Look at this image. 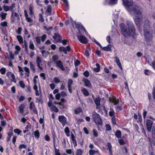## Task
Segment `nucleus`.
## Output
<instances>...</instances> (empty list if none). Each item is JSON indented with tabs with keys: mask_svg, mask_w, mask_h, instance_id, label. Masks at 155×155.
<instances>
[{
	"mask_svg": "<svg viewBox=\"0 0 155 155\" xmlns=\"http://www.w3.org/2000/svg\"><path fill=\"white\" fill-rule=\"evenodd\" d=\"M123 4L125 6L126 9L132 15H134L139 19L141 17V12L140 8L137 5H134V2L131 0H123Z\"/></svg>",
	"mask_w": 155,
	"mask_h": 155,
	"instance_id": "obj_1",
	"label": "nucleus"
},
{
	"mask_svg": "<svg viewBox=\"0 0 155 155\" xmlns=\"http://www.w3.org/2000/svg\"><path fill=\"white\" fill-rule=\"evenodd\" d=\"M126 24L128 27L127 29L124 23H121L120 25L122 34L126 37L130 36L131 35L133 36L135 35L136 30L133 23L130 21H127Z\"/></svg>",
	"mask_w": 155,
	"mask_h": 155,
	"instance_id": "obj_2",
	"label": "nucleus"
},
{
	"mask_svg": "<svg viewBox=\"0 0 155 155\" xmlns=\"http://www.w3.org/2000/svg\"><path fill=\"white\" fill-rule=\"evenodd\" d=\"M92 117L94 121L97 125H101L102 124V120L99 114L95 112H94L92 114Z\"/></svg>",
	"mask_w": 155,
	"mask_h": 155,
	"instance_id": "obj_3",
	"label": "nucleus"
},
{
	"mask_svg": "<svg viewBox=\"0 0 155 155\" xmlns=\"http://www.w3.org/2000/svg\"><path fill=\"white\" fill-rule=\"evenodd\" d=\"M144 36L145 41L147 43L152 41L153 38L152 34L149 30L146 29L144 30Z\"/></svg>",
	"mask_w": 155,
	"mask_h": 155,
	"instance_id": "obj_4",
	"label": "nucleus"
},
{
	"mask_svg": "<svg viewBox=\"0 0 155 155\" xmlns=\"http://www.w3.org/2000/svg\"><path fill=\"white\" fill-rule=\"evenodd\" d=\"M14 10H12V11L11 16V21L13 22H14L15 21V17L17 18L18 21H19L20 20L18 14L16 12H14Z\"/></svg>",
	"mask_w": 155,
	"mask_h": 155,
	"instance_id": "obj_5",
	"label": "nucleus"
},
{
	"mask_svg": "<svg viewBox=\"0 0 155 155\" xmlns=\"http://www.w3.org/2000/svg\"><path fill=\"white\" fill-rule=\"evenodd\" d=\"M59 121L62 124L63 127L67 123L66 118L63 115H60L58 118Z\"/></svg>",
	"mask_w": 155,
	"mask_h": 155,
	"instance_id": "obj_6",
	"label": "nucleus"
},
{
	"mask_svg": "<svg viewBox=\"0 0 155 155\" xmlns=\"http://www.w3.org/2000/svg\"><path fill=\"white\" fill-rule=\"evenodd\" d=\"M153 121L149 119H147L146 122V124L147 130L149 132L151 131Z\"/></svg>",
	"mask_w": 155,
	"mask_h": 155,
	"instance_id": "obj_7",
	"label": "nucleus"
},
{
	"mask_svg": "<svg viewBox=\"0 0 155 155\" xmlns=\"http://www.w3.org/2000/svg\"><path fill=\"white\" fill-rule=\"evenodd\" d=\"M77 37L78 40L82 43L85 44L87 42V38L83 35H77Z\"/></svg>",
	"mask_w": 155,
	"mask_h": 155,
	"instance_id": "obj_8",
	"label": "nucleus"
},
{
	"mask_svg": "<svg viewBox=\"0 0 155 155\" xmlns=\"http://www.w3.org/2000/svg\"><path fill=\"white\" fill-rule=\"evenodd\" d=\"M76 27L77 28L79 32L80 31V30H83L86 34V31L84 27L80 23H75Z\"/></svg>",
	"mask_w": 155,
	"mask_h": 155,
	"instance_id": "obj_9",
	"label": "nucleus"
},
{
	"mask_svg": "<svg viewBox=\"0 0 155 155\" xmlns=\"http://www.w3.org/2000/svg\"><path fill=\"white\" fill-rule=\"evenodd\" d=\"M57 66L60 68L63 71L65 70V69L63 67V63L61 61H59L56 63Z\"/></svg>",
	"mask_w": 155,
	"mask_h": 155,
	"instance_id": "obj_10",
	"label": "nucleus"
},
{
	"mask_svg": "<svg viewBox=\"0 0 155 155\" xmlns=\"http://www.w3.org/2000/svg\"><path fill=\"white\" fill-rule=\"evenodd\" d=\"M109 101L114 104V105L117 104L119 102V100L115 97H112L109 98Z\"/></svg>",
	"mask_w": 155,
	"mask_h": 155,
	"instance_id": "obj_11",
	"label": "nucleus"
},
{
	"mask_svg": "<svg viewBox=\"0 0 155 155\" xmlns=\"http://www.w3.org/2000/svg\"><path fill=\"white\" fill-rule=\"evenodd\" d=\"M53 38L54 39H57L59 42L61 40V36L58 34L55 33Z\"/></svg>",
	"mask_w": 155,
	"mask_h": 155,
	"instance_id": "obj_12",
	"label": "nucleus"
},
{
	"mask_svg": "<svg viewBox=\"0 0 155 155\" xmlns=\"http://www.w3.org/2000/svg\"><path fill=\"white\" fill-rule=\"evenodd\" d=\"M85 86L88 87H90L91 86V83L90 81L87 78H85L84 79Z\"/></svg>",
	"mask_w": 155,
	"mask_h": 155,
	"instance_id": "obj_13",
	"label": "nucleus"
},
{
	"mask_svg": "<svg viewBox=\"0 0 155 155\" xmlns=\"http://www.w3.org/2000/svg\"><path fill=\"white\" fill-rule=\"evenodd\" d=\"M111 46L110 45H108L107 46L104 47H102L101 48H102V50L104 51H111Z\"/></svg>",
	"mask_w": 155,
	"mask_h": 155,
	"instance_id": "obj_14",
	"label": "nucleus"
},
{
	"mask_svg": "<svg viewBox=\"0 0 155 155\" xmlns=\"http://www.w3.org/2000/svg\"><path fill=\"white\" fill-rule=\"evenodd\" d=\"M115 59L116 61L117 65L119 67V68L121 70L122 69V67L121 66L120 61L118 58L117 57H115L114 58Z\"/></svg>",
	"mask_w": 155,
	"mask_h": 155,
	"instance_id": "obj_15",
	"label": "nucleus"
},
{
	"mask_svg": "<svg viewBox=\"0 0 155 155\" xmlns=\"http://www.w3.org/2000/svg\"><path fill=\"white\" fill-rule=\"evenodd\" d=\"M29 64L30 65V69L32 70L33 73L35 72V65L32 63V62L30 61L29 62Z\"/></svg>",
	"mask_w": 155,
	"mask_h": 155,
	"instance_id": "obj_16",
	"label": "nucleus"
},
{
	"mask_svg": "<svg viewBox=\"0 0 155 155\" xmlns=\"http://www.w3.org/2000/svg\"><path fill=\"white\" fill-rule=\"evenodd\" d=\"M25 108V105L24 104H21L19 107V110L20 112L23 114L24 112V110Z\"/></svg>",
	"mask_w": 155,
	"mask_h": 155,
	"instance_id": "obj_17",
	"label": "nucleus"
},
{
	"mask_svg": "<svg viewBox=\"0 0 155 155\" xmlns=\"http://www.w3.org/2000/svg\"><path fill=\"white\" fill-rule=\"evenodd\" d=\"M115 113V112L113 109L112 108H110V111L109 113V115L110 116L114 118L115 117L114 115Z\"/></svg>",
	"mask_w": 155,
	"mask_h": 155,
	"instance_id": "obj_18",
	"label": "nucleus"
},
{
	"mask_svg": "<svg viewBox=\"0 0 155 155\" xmlns=\"http://www.w3.org/2000/svg\"><path fill=\"white\" fill-rule=\"evenodd\" d=\"M51 5H49L48 6V8L46 11L48 13V15H51Z\"/></svg>",
	"mask_w": 155,
	"mask_h": 155,
	"instance_id": "obj_19",
	"label": "nucleus"
},
{
	"mask_svg": "<svg viewBox=\"0 0 155 155\" xmlns=\"http://www.w3.org/2000/svg\"><path fill=\"white\" fill-rule=\"evenodd\" d=\"M141 17H140V18L139 19L138 18V17H140L139 16V17H137L136 16L135 17H136V18H135V19H134V21H135V23L136 24V25H140V23H139V21H140L141 18H142V14L141 13Z\"/></svg>",
	"mask_w": 155,
	"mask_h": 155,
	"instance_id": "obj_20",
	"label": "nucleus"
},
{
	"mask_svg": "<svg viewBox=\"0 0 155 155\" xmlns=\"http://www.w3.org/2000/svg\"><path fill=\"white\" fill-rule=\"evenodd\" d=\"M16 38L20 43H23V38L21 35H17L16 36Z\"/></svg>",
	"mask_w": 155,
	"mask_h": 155,
	"instance_id": "obj_21",
	"label": "nucleus"
},
{
	"mask_svg": "<svg viewBox=\"0 0 155 155\" xmlns=\"http://www.w3.org/2000/svg\"><path fill=\"white\" fill-rule=\"evenodd\" d=\"M121 132L120 130H117L115 133V135L118 138H120L121 137Z\"/></svg>",
	"mask_w": 155,
	"mask_h": 155,
	"instance_id": "obj_22",
	"label": "nucleus"
},
{
	"mask_svg": "<svg viewBox=\"0 0 155 155\" xmlns=\"http://www.w3.org/2000/svg\"><path fill=\"white\" fill-rule=\"evenodd\" d=\"M116 111V112H119L122 109V105L119 104L115 106Z\"/></svg>",
	"mask_w": 155,
	"mask_h": 155,
	"instance_id": "obj_23",
	"label": "nucleus"
},
{
	"mask_svg": "<svg viewBox=\"0 0 155 155\" xmlns=\"http://www.w3.org/2000/svg\"><path fill=\"white\" fill-rule=\"evenodd\" d=\"M58 56L56 55H54L52 57V61L55 64L59 61L58 60Z\"/></svg>",
	"mask_w": 155,
	"mask_h": 155,
	"instance_id": "obj_24",
	"label": "nucleus"
},
{
	"mask_svg": "<svg viewBox=\"0 0 155 155\" xmlns=\"http://www.w3.org/2000/svg\"><path fill=\"white\" fill-rule=\"evenodd\" d=\"M70 132L69 128L68 127H66L64 129V132L68 137L70 136Z\"/></svg>",
	"mask_w": 155,
	"mask_h": 155,
	"instance_id": "obj_25",
	"label": "nucleus"
},
{
	"mask_svg": "<svg viewBox=\"0 0 155 155\" xmlns=\"http://www.w3.org/2000/svg\"><path fill=\"white\" fill-rule=\"evenodd\" d=\"M95 103L97 106H99L100 104V98L99 97H96L95 100Z\"/></svg>",
	"mask_w": 155,
	"mask_h": 155,
	"instance_id": "obj_26",
	"label": "nucleus"
},
{
	"mask_svg": "<svg viewBox=\"0 0 155 155\" xmlns=\"http://www.w3.org/2000/svg\"><path fill=\"white\" fill-rule=\"evenodd\" d=\"M24 69L25 71L26 72V73H25V74L27 76V77H28L30 73L29 68L26 67H25L24 68Z\"/></svg>",
	"mask_w": 155,
	"mask_h": 155,
	"instance_id": "obj_27",
	"label": "nucleus"
},
{
	"mask_svg": "<svg viewBox=\"0 0 155 155\" xmlns=\"http://www.w3.org/2000/svg\"><path fill=\"white\" fill-rule=\"evenodd\" d=\"M29 48L32 50L34 49L35 46L32 41L31 40L29 42Z\"/></svg>",
	"mask_w": 155,
	"mask_h": 155,
	"instance_id": "obj_28",
	"label": "nucleus"
},
{
	"mask_svg": "<svg viewBox=\"0 0 155 155\" xmlns=\"http://www.w3.org/2000/svg\"><path fill=\"white\" fill-rule=\"evenodd\" d=\"M96 66L97 68H94V70L95 72H98L100 71V65L98 64L97 63L96 64Z\"/></svg>",
	"mask_w": 155,
	"mask_h": 155,
	"instance_id": "obj_29",
	"label": "nucleus"
},
{
	"mask_svg": "<svg viewBox=\"0 0 155 155\" xmlns=\"http://www.w3.org/2000/svg\"><path fill=\"white\" fill-rule=\"evenodd\" d=\"M82 91L84 94L85 96H88L89 95V93L87 90L85 88H83L82 89Z\"/></svg>",
	"mask_w": 155,
	"mask_h": 155,
	"instance_id": "obj_30",
	"label": "nucleus"
},
{
	"mask_svg": "<svg viewBox=\"0 0 155 155\" xmlns=\"http://www.w3.org/2000/svg\"><path fill=\"white\" fill-rule=\"evenodd\" d=\"M34 136L35 138H38L40 136V133L38 130H37L34 132Z\"/></svg>",
	"mask_w": 155,
	"mask_h": 155,
	"instance_id": "obj_31",
	"label": "nucleus"
},
{
	"mask_svg": "<svg viewBox=\"0 0 155 155\" xmlns=\"http://www.w3.org/2000/svg\"><path fill=\"white\" fill-rule=\"evenodd\" d=\"M7 15L6 13H4L3 12H2L0 13V15L2 18V20L5 19Z\"/></svg>",
	"mask_w": 155,
	"mask_h": 155,
	"instance_id": "obj_32",
	"label": "nucleus"
},
{
	"mask_svg": "<svg viewBox=\"0 0 155 155\" xmlns=\"http://www.w3.org/2000/svg\"><path fill=\"white\" fill-rule=\"evenodd\" d=\"M117 0H110L109 4L110 5H114L117 3Z\"/></svg>",
	"mask_w": 155,
	"mask_h": 155,
	"instance_id": "obj_33",
	"label": "nucleus"
},
{
	"mask_svg": "<svg viewBox=\"0 0 155 155\" xmlns=\"http://www.w3.org/2000/svg\"><path fill=\"white\" fill-rule=\"evenodd\" d=\"M107 147H108L109 150V152H110V154L112 153V151H111L112 146H111V143L109 142H108L107 143Z\"/></svg>",
	"mask_w": 155,
	"mask_h": 155,
	"instance_id": "obj_34",
	"label": "nucleus"
},
{
	"mask_svg": "<svg viewBox=\"0 0 155 155\" xmlns=\"http://www.w3.org/2000/svg\"><path fill=\"white\" fill-rule=\"evenodd\" d=\"M14 75L10 71L7 72L6 74V76L9 78H11L12 76H14Z\"/></svg>",
	"mask_w": 155,
	"mask_h": 155,
	"instance_id": "obj_35",
	"label": "nucleus"
},
{
	"mask_svg": "<svg viewBox=\"0 0 155 155\" xmlns=\"http://www.w3.org/2000/svg\"><path fill=\"white\" fill-rule=\"evenodd\" d=\"M14 131L18 135H19L21 132L22 131L18 129H16L14 130Z\"/></svg>",
	"mask_w": 155,
	"mask_h": 155,
	"instance_id": "obj_36",
	"label": "nucleus"
},
{
	"mask_svg": "<svg viewBox=\"0 0 155 155\" xmlns=\"http://www.w3.org/2000/svg\"><path fill=\"white\" fill-rule=\"evenodd\" d=\"M59 49L60 51H63L65 54H67L65 48L64 47H61L59 48Z\"/></svg>",
	"mask_w": 155,
	"mask_h": 155,
	"instance_id": "obj_37",
	"label": "nucleus"
},
{
	"mask_svg": "<svg viewBox=\"0 0 155 155\" xmlns=\"http://www.w3.org/2000/svg\"><path fill=\"white\" fill-rule=\"evenodd\" d=\"M82 153L83 151L81 149H77V150L76 155H82Z\"/></svg>",
	"mask_w": 155,
	"mask_h": 155,
	"instance_id": "obj_38",
	"label": "nucleus"
},
{
	"mask_svg": "<svg viewBox=\"0 0 155 155\" xmlns=\"http://www.w3.org/2000/svg\"><path fill=\"white\" fill-rule=\"evenodd\" d=\"M6 71V70L5 68H2L0 69V72L2 74H4L5 73Z\"/></svg>",
	"mask_w": 155,
	"mask_h": 155,
	"instance_id": "obj_39",
	"label": "nucleus"
},
{
	"mask_svg": "<svg viewBox=\"0 0 155 155\" xmlns=\"http://www.w3.org/2000/svg\"><path fill=\"white\" fill-rule=\"evenodd\" d=\"M35 107V104H34L33 102H31L29 105V109L30 110H32Z\"/></svg>",
	"mask_w": 155,
	"mask_h": 155,
	"instance_id": "obj_40",
	"label": "nucleus"
},
{
	"mask_svg": "<svg viewBox=\"0 0 155 155\" xmlns=\"http://www.w3.org/2000/svg\"><path fill=\"white\" fill-rule=\"evenodd\" d=\"M106 130L107 131H109L111 130V128L110 125L108 124H107L106 125Z\"/></svg>",
	"mask_w": 155,
	"mask_h": 155,
	"instance_id": "obj_41",
	"label": "nucleus"
},
{
	"mask_svg": "<svg viewBox=\"0 0 155 155\" xmlns=\"http://www.w3.org/2000/svg\"><path fill=\"white\" fill-rule=\"evenodd\" d=\"M118 142L119 144L121 145H123L125 144V142L122 139H119L118 140Z\"/></svg>",
	"mask_w": 155,
	"mask_h": 155,
	"instance_id": "obj_42",
	"label": "nucleus"
},
{
	"mask_svg": "<svg viewBox=\"0 0 155 155\" xmlns=\"http://www.w3.org/2000/svg\"><path fill=\"white\" fill-rule=\"evenodd\" d=\"M19 84L20 86L22 88H24L25 87V84L22 81H21L19 82Z\"/></svg>",
	"mask_w": 155,
	"mask_h": 155,
	"instance_id": "obj_43",
	"label": "nucleus"
},
{
	"mask_svg": "<svg viewBox=\"0 0 155 155\" xmlns=\"http://www.w3.org/2000/svg\"><path fill=\"white\" fill-rule=\"evenodd\" d=\"M39 21H41V22H43L44 21L42 15L40 13L39 14Z\"/></svg>",
	"mask_w": 155,
	"mask_h": 155,
	"instance_id": "obj_44",
	"label": "nucleus"
},
{
	"mask_svg": "<svg viewBox=\"0 0 155 155\" xmlns=\"http://www.w3.org/2000/svg\"><path fill=\"white\" fill-rule=\"evenodd\" d=\"M96 152H97V151H96L93 150H91L89 151V153L90 155H93Z\"/></svg>",
	"mask_w": 155,
	"mask_h": 155,
	"instance_id": "obj_45",
	"label": "nucleus"
},
{
	"mask_svg": "<svg viewBox=\"0 0 155 155\" xmlns=\"http://www.w3.org/2000/svg\"><path fill=\"white\" fill-rule=\"evenodd\" d=\"M81 111V109L80 108H77L74 110V113L76 114L79 113Z\"/></svg>",
	"mask_w": 155,
	"mask_h": 155,
	"instance_id": "obj_46",
	"label": "nucleus"
},
{
	"mask_svg": "<svg viewBox=\"0 0 155 155\" xmlns=\"http://www.w3.org/2000/svg\"><path fill=\"white\" fill-rule=\"evenodd\" d=\"M54 81L55 83H58L60 82V80L57 77H54Z\"/></svg>",
	"mask_w": 155,
	"mask_h": 155,
	"instance_id": "obj_47",
	"label": "nucleus"
},
{
	"mask_svg": "<svg viewBox=\"0 0 155 155\" xmlns=\"http://www.w3.org/2000/svg\"><path fill=\"white\" fill-rule=\"evenodd\" d=\"M35 40L38 44H40L41 43L40 38L38 37H36L35 38Z\"/></svg>",
	"mask_w": 155,
	"mask_h": 155,
	"instance_id": "obj_48",
	"label": "nucleus"
},
{
	"mask_svg": "<svg viewBox=\"0 0 155 155\" xmlns=\"http://www.w3.org/2000/svg\"><path fill=\"white\" fill-rule=\"evenodd\" d=\"M1 25L3 27H6L7 26V23L6 21L2 22L1 23Z\"/></svg>",
	"mask_w": 155,
	"mask_h": 155,
	"instance_id": "obj_49",
	"label": "nucleus"
},
{
	"mask_svg": "<svg viewBox=\"0 0 155 155\" xmlns=\"http://www.w3.org/2000/svg\"><path fill=\"white\" fill-rule=\"evenodd\" d=\"M42 62L41 58L39 57H37L36 58V63H41Z\"/></svg>",
	"mask_w": 155,
	"mask_h": 155,
	"instance_id": "obj_50",
	"label": "nucleus"
},
{
	"mask_svg": "<svg viewBox=\"0 0 155 155\" xmlns=\"http://www.w3.org/2000/svg\"><path fill=\"white\" fill-rule=\"evenodd\" d=\"M93 134L94 136L97 137L98 136V134L97 131L94 129L93 130Z\"/></svg>",
	"mask_w": 155,
	"mask_h": 155,
	"instance_id": "obj_51",
	"label": "nucleus"
},
{
	"mask_svg": "<svg viewBox=\"0 0 155 155\" xmlns=\"http://www.w3.org/2000/svg\"><path fill=\"white\" fill-rule=\"evenodd\" d=\"M3 8H4V10L5 11H8L9 10V7L7 5H4L3 6Z\"/></svg>",
	"mask_w": 155,
	"mask_h": 155,
	"instance_id": "obj_52",
	"label": "nucleus"
},
{
	"mask_svg": "<svg viewBox=\"0 0 155 155\" xmlns=\"http://www.w3.org/2000/svg\"><path fill=\"white\" fill-rule=\"evenodd\" d=\"M83 74L86 77H88L89 75V72L87 71H86L84 72Z\"/></svg>",
	"mask_w": 155,
	"mask_h": 155,
	"instance_id": "obj_53",
	"label": "nucleus"
},
{
	"mask_svg": "<svg viewBox=\"0 0 155 155\" xmlns=\"http://www.w3.org/2000/svg\"><path fill=\"white\" fill-rule=\"evenodd\" d=\"M22 30V28L21 27H19L18 28L17 30V33L18 34L20 35L21 34V31Z\"/></svg>",
	"mask_w": 155,
	"mask_h": 155,
	"instance_id": "obj_54",
	"label": "nucleus"
},
{
	"mask_svg": "<svg viewBox=\"0 0 155 155\" xmlns=\"http://www.w3.org/2000/svg\"><path fill=\"white\" fill-rule=\"evenodd\" d=\"M62 1L64 2L65 3L66 7L67 8H69V5L68 3V1L67 0H62Z\"/></svg>",
	"mask_w": 155,
	"mask_h": 155,
	"instance_id": "obj_55",
	"label": "nucleus"
},
{
	"mask_svg": "<svg viewBox=\"0 0 155 155\" xmlns=\"http://www.w3.org/2000/svg\"><path fill=\"white\" fill-rule=\"evenodd\" d=\"M61 96L64 97L67 95V93L64 91H62L60 94Z\"/></svg>",
	"mask_w": 155,
	"mask_h": 155,
	"instance_id": "obj_56",
	"label": "nucleus"
},
{
	"mask_svg": "<svg viewBox=\"0 0 155 155\" xmlns=\"http://www.w3.org/2000/svg\"><path fill=\"white\" fill-rule=\"evenodd\" d=\"M61 94L60 93H58L55 96L56 99L57 100H59L60 98Z\"/></svg>",
	"mask_w": 155,
	"mask_h": 155,
	"instance_id": "obj_57",
	"label": "nucleus"
},
{
	"mask_svg": "<svg viewBox=\"0 0 155 155\" xmlns=\"http://www.w3.org/2000/svg\"><path fill=\"white\" fill-rule=\"evenodd\" d=\"M9 55L10 57L11 58L12 60H14V54L12 53V51L9 52Z\"/></svg>",
	"mask_w": 155,
	"mask_h": 155,
	"instance_id": "obj_58",
	"label": "nucleus"
},
{
	"mask_svg": "<svg viewBox=\"0 0 155 155\" xmlns=\"http://www.w3.org/2000/svg\"><path fill=\"white\" fill-rule=\"evenodd\" d=\"M33 9L31 7H29V10L30 12V15H32L33 14V12L32 11Z\"/></svg>",
	"mask_w": 155,
	"mask_h": 155,
	"instance_id": "obj_59",
	"label": "nucleus"
},
{
	"mask_svg": "<svg viewBox=\"0 0 155 155\" xmlns=\"http://www.w3.org/2000/svg\"><path fill=\"white\" fill-rule=\"evenodd\" d=\"M11 78H12L11 79V81L15 83H16V80L15 78V75H14V76H12Z\"/></svg>",
	"mask_w": 155,
	"mask_h": 155,
	"instance_id": "obj_60",
	"label": "nucleus"
},
{
	"mask_svg": "<svg viewBox=\"0 0 155 155\" xmlns=\"http://www.w3.org/2000/svg\"><path fill=\"white\" fill-rule=\"evenodd\" d=\"M152 132L153 137L154 138H155V128L153 129Z\"/></svg>",
	"mask_w": 155,
	"mask_h": 155,
	"instance_id": "obj_61",
	"label": "nucleus"
},
{
	"mask_svg": "<svg viewBox=\"0 0 155 155\" xmlns=\"http://www.w3.org/2000/svg\"><path fill=\"white\" fill-rule=\"evenodd\" d=\"M80 64V61L79 60H76L74 63V64L75 66H78Z\"/></svg>",
	"mask_w": 155,
	"mask_h": 155,
	"instance_id": "obj_62",
	"label": "nucleus"
},
{
	"mask_svg": "<svg viewBox=\"0 0 155 155\" xmlns=\"http://www.w3.org/2000/svg\"><path fill=\"white\" fill-rule=\"evenodd\" d=\"M73 83V81L71 79H69L68 81V85H71Z\"/></svg>",
	"mask_w": 155,
	"mask_h": 155,
	"instance_id": "obj_63",
	"label": "nucleus"
},
{
	"mask_svg": "<svg viewBox=\"0 0 155 155\" xmlns=\"http://www.w3.org/2000/svg\"><path fill=\"white\" fill-rule=\"evenodd\" d=\"M153 98L155 100V88H154L153 90Z\"/></svg>",
	"mask_w": 155,
	"mask_h": 155,
	"instance_id": "obj_64",
	"label": "nucleus"
}]
</instances>
